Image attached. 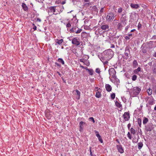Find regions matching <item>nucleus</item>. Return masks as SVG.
<instances>
[{"label": "nucleus", "instance_id": "1", "mask_svg": "<svg viewBox=\"0 0 156 156\" xmlns=\"http://www.w3.org/2000/svg\"><path fill=\"white\" fill-rule=\"evenodd\" d=\"M131 90L132 91V93L134 97L138 95L141 91V88L138 87H134Z\"/></svg>", "mask_w": 156, "mask_h": 156}, {"label": "nucleus", "instance_id": "2", "mask_svg": "<svg viewBox=\"0 0 156 156\" xmlns=\"http://www.w3.org/2000/svg\"><path fill=\"white\" fill-rule=\"evenodd\" d=\"M154 128V126L152 123H149L145 126V130L147 132L151 131Z\"/></svg>", "mask_w": 156, "mask_h": 156}, {"label": "nucleus", "instance_id": "3", "mask_svg": "<svg viewBox=\"0 0 156 156\" xmlns=\"http://www.w3.org/2000/svg\"><path fill=\"white\" fill-rule=\"evenodd\" d=\"M109 73L110 76L114 79H116V71L113 68H111L109 70Z\"/></svg>", "mask_w": 156, "mask_h": 156}, {"label": "nucleus", "instance_id": "4", "mask_svg": "<svg viewBox=\"0 0 156 156\" xmlns=\"http://www.w3.org/2000/svg\"><path fill=\"white\" fill-rule=\"evenodd\" d=\"M72 43L73 44L78 46L80 44V39L76 37H74L72 39Z\"/></svg>", "mask_w": 156, "mask_h": 156}, {"label": "nucleus", "instance_id": "5", "mask_svg": "<svg viewBox=\"0 0 156 156\" xmlns=\"http://www.w3.org/2000/svg\"><path fill=\"white\" fill-rule=\"evenodd\" d=\"M114 17V14L112 13H109L107 16L106 20L108 21H112Z\"/></svg>", "mask_w": 156, "mask_h": 156}, {"label": "nucleus", "instance_id": "6", "mask_svg": "<svg viewBox=\"0 0 156 156\" xmlns=\"http://www.w3.org/2000/svg\"><path fill=\"white\" fill-rule=\"evenodd\" d=\"M120 20L124 26L126 25V21L127 20L125 14H122V17H121Z\"/></svg>", "mask_w": 156, "mask_h": 156}, {"label": "nucleus", "instance_id": "7", "mask_svg": "<svg viewBox=\"0 0 156 156\" xmlns=\"http://www.w3.org/2000/svg\"><path fill=\"white\" fill-rule=\"evenodd\" d=\"M124 119L125 121H128L130 118L129 113V112H125L123 115Z\"/></svg>", "mask_w": 156, "mask_h": 156}, {"label": "nucleus", "instance_id": "8", "mask_svg": "<svg viewBox=\"0 0 156 156\" xmlns=\"http://www.w3.org/2000/svg\"><path fill=\"white\" fill-rule=\"evenodd\" d=\"M101 28L102 30H105L106 31H108L109 30V27L107 24H103L101 26Z\"/></svg>", "mask_w": 156, "mask_h": 156}, {"label": "nucleus", "instance_id": "9", "mask_svg": "<svg viewBox=\"0 0 156 156\" xmlns=\"http://www.w3.org/2000/svg\"><path fill=\"white\" fill-rule=\"evenodd\" d=\"M73 93L75 94H76L77 96L76 97V98L77 99H79L80 95V92L78 90H74L73 91Z\"/></svg>", "mask_w": 156, "mask_h": 156}, {"label": "nucleus", "instance_id": "10", "mask_svg": "<svg viewBox=\"0 0 156 156\" xmlns=\"http://www.w3.org/2000/svg\"><path fill=\"white\" fill-rule=\"evenodd\" d=\"M129 54H130V51L129 48L127 47L125 48V55L126 56V59H127L129 57Z\"/></svg>", "mask_w": 156, "mask_h": 156}, {"label": "nucleus", "instance_id": "11", "mask_svg": "<svg viewBox=\"0 0 156 156\" xmlns=\"http://www.w3.org/2000/svg\"><path fill=\"white\" fill-rule=\"evenodd\" d=\"M147 100L149 105H153L154 100L152 96L148 97Z\"/></svg>", "mask_w": 156, "mask_h": 156}, {"label": "nucleus", "instance_id": "12", "mask_svg": "<svg viewBox=\"0 0 156 156\" xmlns=\"http://www.w3.org/2000/svg\"><path fill=\"white\" fill-rule=\"evenodd\" d=\"M117 148L118 151L120 153H122L124 152V150L122 147L120 145H117L116 146Z\"/></svg>", "mask_w": 156, "mask_h": 156}, {"label": "nucleus", "instance_id": "13", "mask_svg": "<svg viewBox=\"0 0 156 156\" xmlns=\"http://www.w3.org/2000/svg\"><path fill=\"white\" fill-rule=\"evenodd\" d=\"M105 88L107 91L108 92H109L112 90V87L109 84H106L105 85Z\"/></svg>", "mask_w": 156, "mask_h": 156}, {"label": "nucleus", "instance_id": "14", "mask_svg": "<svg viewBox=\"0 0 156 156\" xmlns=\"http://www.w3.org/2000/svg\"><path fill=\"white\" fill-rule=\"evenodd\" d=\"M110 52H112L110 51V50L107 51V52L106 53L107 55H105V57L106 58L107 57H108L109 59H111L112 57V55L110 53Z\"/></svg>", "mask_w": 156, "mask_h": 156}, {"label": "nucleus", "instance_id": "15", "mask_svg": "<svg viewBox=\"0 0 156 156\" xmlns=\"http://www.w3.org/2000/svg\"><path fill=\"white\" fill-rule=\"evenodd\" d=\"M131 7L133 9H137L139 7V5L137 4L131 3L130 5Z\"/></svg>", "mask_w": 156, "mask_h": 156}, {"label": "nucleus", "instance_id": "16", "mask_svg": "<svg viewBox=\"0 0 156 156\" xmlns=\"http://www.w3.org/2000/svg\"><path fill=\"white\" fill-rule=\"evenodd\" d=\"M22 7L23 9H24V11H27L28 10V8L25 3H22Z\"/></svg>", "mask_w": 156, "mask_h": 156}, {"label": "nucleus", "instance_id": "17", "mask_svg": "<svg viewBox=\"0 0 156 156\" xmlns=\"http://www.w3.org/2000/svg\"><path fill=\"white\" fill-rule=\"evenodd\" d=\"M55 6H51L49 8V9L50 11L51 12H53V14H55L54 13L55 12Z\"/></svg>", "mask_w": 156, "mask_h": 156}, {"label": "nucleus", "instance_id": "18", "mask_svg": "<svg viewBox=\"0 0 156 156\" xmlns=\"http://www.w3.org/2000/svg\"><path fill=\"white\" fill-rule=\"evenodd\" d=\"M85 124V123L83 121H81L80 122V131H82L83 130V128L82 126L83 124Z\"/></svg>", "mask_w": 156, "mask_h": 156}, {"label": "nucleus", "instance_id": "19", "mask_svg": "<svg viewBox=\"0 0 156 156\" xmlns=\"http://www.w3.org/2000/svg\"><path fill=\"white\" fill-rule=\"evenodd\" d=\"M152 70L153 73L156 74V63H154L153 64Z\"/></svg>", "mask_w": 156, "mask_h": 156}, {"label": "nucleus", "instance_id": "20", "mask_svg": "<svg viewBox=\"0 0 156 156\" xmlns=\"http://www.w3.org/2000/svg\"><path fill=\"white\" fill-rule=\"evenodd\" d=\"M81 37L83 38H86L87 36V34L86 32H83L81 33Z\"/></svg>", "mask_w": 156, "mask_h": 156}, {"label": "nucleus", "instance_id": "21", "mask_svg": "<svg viewBox=\"0 0 156 156\" xmlns=\"http://www.w3.org/2000/svg\"><path fill=\"white\" fill-rule=\"evenodd\" d=\"M96 136L98 138L99 141L101 142V143H102L103 142V140L99 134H96Z\"/></svg>", "mask_w": 156, "mask_h": 156}, {"label": "nucleus", "instance_id": "22", "mask_svg": "<svg viewBox=\"0 0 156 156\" xmlns=\"http://www.w3.org/2000/svg\"><path fill=\"white\" fill-rule=\"evenodd\" d=\"M138 148L140 149L143 146V144L142 142H140L138 144Z\"/></svg>", "mask_w": 156, "mask_h": 156}, {"label": "nucleus", "instance_id": "23", "mask_svg": "<svg viewBox=\"0 0 156 156\" xmlns=\"http://www.w3.org/2000/svg\"><path fill=\"white\" fill-rule=\"evenodd\" d=\"M133 66L135 67L136 68L137 66L138 65V63L136 60H134L133 61Z\"/></svg>", "mask_w": 156, "mask_h": 156}, {"label": "nucleus", "instance_id": "24", "mask_svg": "<svg viewBox=\"0 0 156 156\" xmlns=\"http://www.w3.org/2000/svg\"><path fill=\"white\" fill-rule=\"evenodd\" d=\"M95 96L97 98H100L101 97V95L100 92L98 91L96 93Z\"/></svg>", "mask_w": 156, "mask_h": 156}, {"label": "nucleus", "instance_id": "25", "mask_svg": "<svg viewBox=\"0 0 156 156\" xmlns=\"http://www.w3.org/2000/svg\"><path fill=\"white\" fill-rule=\"evenodd\" d=\"M148 119L145 117H144V119L143 120V124L144 125V124H146L148 122Z\"/></svg>", "mask_w": 156, "mask_h": 156}, {"label": "nucleus", "instance_id": "26", "mask_svg": "<svg viewBox=\"0 0 156 156\" xmlns=\"http://www.w3.org/2000/svg\"><path fill=\"white\" fill-rule=\"evenodd\" d=\"M141 68L140 67H138L137 69H135L134 71V73L136 74H137L139 71H140Z\"/></svg>", "mask_w": 156, "mask_h": 156}, {"label": "nucleus", "instance_id": "27", "mask_svg": "<svg viewBox=\"0 0 156 156\" xmlns=\"http://www.w3.org/2000/svg\"><path fill=\"white\" fill-rule=\"evenodd\" d=\"M58 61L59 62L61 63L62 65H64L65 63L63 60L61 58H59L58 59Z\"/></svg>", "mask_w": 156, "mask_h": 156}, {"label": "nucleus", "instance_id": "28", "mask_svg": "<svg viewBox=\"0 0 156 156\" xmlns=\"http://www.w3.org/2000/svg\"><path fill=\"white\" fill-rule=\"evenodd\" d=\"M63 40L62 39H61L60 40H57V41H56V43H57L58 44H61L62 42H63Z\"/></svg>", "mask_w": 156, "mask_h": 156}, {"label": "nucleus", "instance_id": "29", "mask_svg": "<svg viewBox=\"0 0 156 156\" xmlns=\"http://www.w3.org/2000/svg\"><path fill=\"white\" fill-rule=\"evenodd\" d=\"M87 70L88 71L90 75H93V71L92 69H87Z\"/></svg>", "mask_w": 156, "mask_h": 156}, {"label": "nucleus", "instance_id": "30", "mask_svg": "<svg viewBox=\"0 0 156 156\" xmlns=\"http://www.w3.org/2000/svg\"><path fill=\"white\" fill-rule=\"evenodd\" d=\"M147 92L148 95H150L152 94V90L151 89L149 88L147 89Z\"/></svg>", "mask_w": 156, "mask_h": 156}, {"label": "nucleus", "instance_id": "31", "mask_svg": "<svg viewBox=\"0 0 156 156\" xmlns=\"http://www.w3.org/2000/svg\"><path fill=\"white\" fill-rule=\"evenodd\" d=\"M141 119L140 118H138V124L140 127H141Z\"/></svg>", "mask_w": 156, "mask_h": 156}, {"label": "nucleus", "instance_id": "32", "mask_svg": "<svg viewBox=\"0 0 156 156\" xmlns=\"http://www.w3.org/2000/svg\"><path fill=\"white\" fill-rule=\"evenodd\" d=\"M130 132L132 134H134L136 133V131L133 128H131L130 129Z\"/></svg>", "mask_w": 156, "mask_h": 156}, {"label": "nucleus", "instance_id": "33", "mask_svg": "<svg viewBox=\"0 0 156 156\" xmlns=\"http://www.w3.org/2000/svg\"><path fill=\"white\" fill-rule=\"evenodd\" d=\"M117 29H119V30H121V28L122 27V24L121 23H119L117 25Z\"/></svg>", "mask_w": 156, "mask_h": 156}, {"label": "nucleus", "instance_id": "34", "mask_svg": "<svg viewBox=\"0 0 156 156\" xmlns=\"http://www.w3.org/2000/svg\"><path fill=\"white\" fill-rule=\"evenodd\" d=\"M115 104L117 107L118 108H120L122 107V105L117 101L115 102Z\"/></svg>", "mask_w": 156, "mask_h": 156}, {"label": "nucleus", "instance_id": "35", "mask_svg": "<svg viewBox=\"0 0 156 156\" xmlns=\"http://www.w3.org/2000/svg\"><path fill=\"white\" fill-rule=\"evenodd\" d=\"M76 28L75 27H73L71 28L70 30V32L72 33H74L76 31Z\"/></svg>", "mask_w": 156, "mask_h": 156}, {"label": "nucleus", "instance_id": "36", "mask_svg": "<svg viewBox=\"0 0 156 156\" xmlns=\"http://www.w3.org/2000/svg\"><path fill=\"white\" fill-rule=\"evenodd\" d=\"M141 48L142 51L143 53H145L147 52V50L144 47H141Z\"/></svg>", "mask_w": 156, "mask_h": 156}, {"label": "nucleus", "instance_id": "37", "mask_svg": "<svg viewBox=\"0 0 156 156\" xmlns=\"http://www.w3.org/2000/svg\"><path fill=\"white\" fill-rule=\"evenodd\" d=\"M82 30L81 29H78V30H76V29L75 33L76 34H78L81 32L82 31Z\"/></svg>", "mask_w": 156, "mask_h": 156}, {"label": "nucleus", "instance_id": "38", "mask_svg": "<svg viewBox=\"0 0 156 156\" xmlns=\"http://www.w3.org/2000/svg\"><path fill=\"white\" fill-rule=\"evenodd\" d=\"M111 97L112 99H114L115 97V94L114 93H112L111 95Z\"/></svg>", "mask_w": 156, "mask_h": 156}, {"label": "nucleus", "instance_id": "39", "mask_svg": "<svg viewBox=\"0 0 156 156\" xmlns=\"http://www.w3.org/2000/svg\"><path fill=\"white\" fill-rule=\"evenodd\" d=\"M137 76L136 75H133L132 78V80L133 81H135L136 79Z\"/></svg>", "mask_w": 156, "mask_h": 156}, {"label": "nucleus", "instance_id": "40", "mask_svg": "<svg viewBox=\"0 0 156 156\" xmlns=\"http://www.w3.org/2000/svg\"><path fill=\"white\" fill-rule=\"evenodd\" d=\"M95 72L96 73H97L99 74L100 73V72H101V71H100V69L99 68H97L96 69Z\"/></svg>", "mask_w": 156, "mask_h": 156}, {"label": "nucleus", "instance_id": "41", "mask_svg": "<svg viewBox=\"0 0 156 156\" xmlns=\"http://www.w3.org/2000/svg\"><path fill=\"white\" fill-rule=\"evenodd\" d=\"M127 135V136L128 137V138L130 139H131V138H132V136H131L130 135V133L129 132H128Z\"/></svg>", "mask_w": 156, "mask_h": 156}, {"label": "nucleus", "instance_id": "42", "mask_svg": "<svg viewBox=\"0 0 156 156\" xmlns=\"http://www.w3.org/2000/svg\"><path fill=\"white\" fill-rule=\"evenodd\" d=\"M138 139H134L133 140V142L134 143H136L138 142Z\"/></svg>", "mask_w": 156, "mask_h": 156}, {"label": "nucleus", "instance_id": "43", "mask_svg": "<svg viewBox=\"0 0 156 156\" xmlns=\"http://www.w3.org/2000/svg\"><path fill=\"white\" fill-rule=\"evenodd\" d=\"M122 8L120 7L118 9V12L121 13L122 12Z\"/></svg>", "mask_w": 156, "mask_h": 156}, {"label": "nucleus", "instance_id": "44", "mask_svg": "<svg viewBox=\"0 0 156 156\" xmlns=\"http://www.w3.org/2000/svg\"><path fill=\"white\" fill-rule=\"evenodd\" d=\"M66 27H70L71 26V24L69 23V22L67 24H66Z\"/></svg>", "mask_w": 156, "mask_h": 156}, {"label": "nucleus", "instance_id": "45", "mask_svg": "<svg viewBox=\"0 0 156 156\" xmlns=\"http://www.w3.org/2000/svg\"><path fill=\"white\" fill-rule=\"evenodd\" d=\"M89 119L90 120H92L94 123L95 122L94 119L93 117H91L89 118Z\"/></svg>", "mask_w": 156, "mask_h": 156}, {"label": "nucleus", "instance_id": "46", "mask_svg": "<svg viewBox=\"0 0 156 156\" xmlns=\"http://www.w3.org/2000/svg\"><path fill=\"white\" fill-rule=\"evenodd\" d=\"M33 25L34 26V27H33V29L34 30H36V29H37V27L36 26L34 25V24L33 23Z\"/></svg>", "mask_w": 156, "mask_h": 156}, {"label": "nucleus", "instance_id": "47", "mask_svg": "<svg viewBox=\"0 0 156 156\" xmlns=\"http://www.w3.org/2000/svg\"><path fill=\"white\" fill-rule=\"evenodd\" d=\"M125 38L126 40H129L130 39V37H129V36H126L125 37Z\"/></svg>", "mask_w": 156, "mask_h": 156}, {"label": "nucleus", "instance_id": "48", "mask_svg": "<svg viewBox=\"0 0 156 156\" xmlns=\"http://www.w3.org/2000/svg\"><path fill=\"white\" fill-rule=\"evenodd\" d=\"M104 65L105 64H107L108 63V62L107 61H103V62Z\"/></svg>", "mask_w": 156, "mask_h": 156}, {"label": "nucleus", "instance_id": "49", "mask_svg": "<svg viewBox=\"0 0 156 156\" xmlns=\"http://www.w3.org/2000/svg\"><path fill=\"white\" fill-rule=\"evenodd\" d=\"M104 8H102L101 9L100 12H104Z\"/></svg>", "mask_w": 156, "mask_h": 156}, {"label": "nucleus", "instance_id": "50", "mask_svg": "<svg viewBox=\"0 0 156 156\" xmlns=\"http://www.w3.org/2000/svg\"><path fill=\"white\" fill-rule=\"evenodd\" d=\"M111 46L110 48H114L115 47V46L113 44H111Z\"/></svg>", "mask_w": 156, "mask_h": 156}, {"label": "nucleus", "instance_id": "51", "mask_svg": "<svg viewBox=\"0 0 156 156\" xmlns=\"http://www.w3.org/2000/svg\"><path fill=\"white\" fill-rule=\"evenodd\" d=\"M131 126V124L130 123H129L127 125V127L128 129H129L130 128Z\"/></svg>", "mask_w": 156, "mask_h": 156}, {"label": "nucleus", "instance_id": "52", "mask_svg": "<svg viewBox=\"0 0 156 156\" xmlns=\"http://www.w3.org/2000/svg\"><path fill=\"white\" fill-rule=\"evenodd\" d=\"M132 35H133L132 34H128V36L129 37H130V38L132 37Z\"/></svg>", "mask_w": 156, "mask_h": 156}, {"label": "nucleus", "instance_id": "53", "mask_svg": "<svg viewBox=\"0 0 156 156\" xmlns=\"http://www.w3.org/2000/svg\"><path fill=\"white\" fill-rule=\"evenodd\" d=\"M114 80H115L117 81V82H119V79H117V77H116V79H114Z\"/></svg>", "mask_w": 156, "mask_h": 156}, {"label": "nucleus", "instance_id": "54", "mask_svg": "<svg viewBox=\"0 0 156 156\" xmlns=\"http://www.w3.org/2000/svg\"><path fill=\"white\" fill-rule=\"evenodd\" d=\"M90 155L91 156H93L94 154H92V153L91 151V150H90Z\"/></svg>", "mask_w": 156, "mask_h": 156}, {"label": "nucleus", "instance_id": "55", "mask_svg": "<svg viewBox=\"0 0 156 156\" xmlns=\"http://www.w3.org/2000/svg\"><path fill=\"white\" fill-rule=\"evenodd\" d=\"M55 65H57V66H59V67L60 66V65L59 64L57 63V62H55Z\"/></svg>", "mask_w": 156, "mask_h": 156}, {"label": "nucleus", "instance_id": "56", "mask_svg": "<svg viewBox=\"0 0 156 156\" xmlns=\"http://www.w3.org/2000/svg\"><path fill=\"white\" fill-rule=\"evenodd\" d=\"M141 25L140 24H139L138 25V29L140 28L141 27Z\"/></svg>", "mask_w": 156, "mask_h": 156}, {"label": "nucleus", "instance_id": "57", "mask_svg": "<svg viewBox=\"0 0 156 156\" xmlns=\"http://www.w3.org/2000/svg\"><path fill=\"white\" fill-rule=\"evenodd\" d=\"M66 0H65V1H63V2H61V4L62 5H64V4H65L66 3Z\"/></svg>", "mask_w": 156, "mask_h": 156}, {"label": "nucleus", "instance_id": "58", "mask_svg": "<svg viewBox=\"0 0 156 156\" xmlns=\"http://www.w3.org/2000/svg\"><path fill=\"white\" fill-rule=\"evenodd\" d=\"M129 26H126L125 28V30H127L128 28H129Z\"/></svg>", "mask_w": 156, "mask_h": 156}, {"label": "nucleus", "instance_id": "59", "mask_svg": "<svg viewBox=\"0 0 156 156\" xmlns=\"http://www.w3.org/2000/svg\"><path fill=\"white\" fill-rule=\"evenodd\" d=\"M94 132H95V133L96 134V135L97 134H99V132L98 131L95 130Z\"/></svg>", "mask_w": 156, "mask_h": 156}, {"label": "nucleus", "instance_id": "60", "mask_svg": "<svg viewBox=\"0 0 156 156\" xmlns=\"http://www.w3.org/2000/svg\"><path fill=\"white\" fill-rule=\"evenodd\" d=\"M152 62H149L148 63V65H149L150 66H151L152 65Z\"/></svg>", "mask_w": 156, "mask_h": 156}, {"label": "nucleus", "instance_id": "61", "mask_svg": "<svg viewBox=\"0 0 156 156\" xmlns=\"http://www.w3.org/2000/svg\"><path fill=\"white\" fill-rule=\"evenodd\" d=\"M101 61L103 62V61H104V57H102L101 58Z\"/></svg>", "mask_w": 156, "mask_h": 156}, {"label": "nucleus", "instance_id": "62", "mask_svg": "<svg viewBox=\"0 0 156 156\" xmlns=\"http://www.w3.org/2000/svg\"><path fill=\"white\" fill-rule=\"evenodd\" d=\"M37 21H38L40 22H41V20L40 19L38 18L37 19Z\"/></svg>", "mask_w": 156, "mask_h": 156}, {"label": "nucleus", "instance_id": "63", "mask_svg": "<svg viewBox=\"0 0 156 156\" xmlns=\"http://www.w3.org/2000/svg\"><path fill=\"white\" fill-rule=\"evenodd\" d=\"M57 73L58 74V75L59 76H60L61 77V74L60 73L58 72H57Z\"/></svg>", "mask_w": 156, "mask_h": 156}, {"label": "nucleus", "instance_id": "64", "mask_svg": "<svg viewBox=\"0 0 156 156\" xmlns=\"http://www.w3.org/2000/svg\"><path fill=\"white\" fill-rule=\"evenodd\" d=\"M80 62H83V59H80Z\"/></svg>", "mask_w": 156, "mask_h": 156}]
</instances>
